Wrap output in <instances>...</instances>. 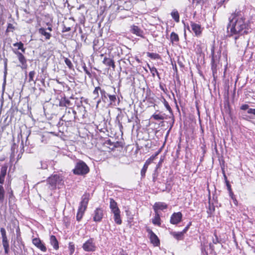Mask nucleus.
Listing matches in <instances>:
<instances>
[{"label": "nucleus", "mask_w": 255, "mask_h": 255, "mask_svg": "<svg viewBox=\"0 0 255 255\" xmlns=\"http://www.w3.org/2000/svg\"><path fill=\"white\" fill-rule=\"evenodd\" d=\"M0 232H1V236L2 237L6 236V231H5V230L3 228H1L0 229Z\"/></svg>", "instance_id": "52"}, {"label": "nucleus", "mask_w": 255, "mask_h": 255, "mask_svg": "<svg viewBox=\"0 0 255 255\" xmlns=\"http://www.w3.org/2000/svg\"><path fill=\"white\" fill-rule=\"evenodd\" d=\"M168 205L163 202H156L153 205V209L154 213H160V211H164L167 210Z\"/></svg>", "instance_id": "9"}, {"label": "nucleus", "mask_w": 255, "mask_h": 255, "mask_svg": "<svg viewBox=\"0 0 255 255\" xmlns=\"http://www.w3.org/2000/svg\"><path fill=\"white\" fill-rule=\"evenodd\" d=\"M224 178H225V180L226 184V186H227V189H228L229 192H230V191H232V189L231 185L230 184L229 181L228 180L227 177L226 175V174H225L224 172Z\"/></svg>", "instance_id": "36"}, {"label": "nucleus", "mask_w": 255, "mask_h": 255, "mask_svg": "<svg viewBox=\"0 0 255 255\" xmlns=\"http://www.w3.org/2000/svg\"><path fill=\"white\" fill-rule=\"evenodd\" d=\"M248 113L253 114L254 115H255V109H252V108L249 109V110H248Z\"/></svg>", "instance_id": "50"}, {"label": "nucleus", "mask_w": 255, "mask_h": 255, "mask_svg": "<svg viewBox=\"0 0 255 255\" xmlns=\"http://www.w3.org/2000/svg\"><path fill=\"white\" fill-rule=\"evenodd\" d=\"M209 211H208V213L210 214H212L214 211H215V206L213 205V204H211L210 202H209Z\"/></svg>", "instance_id": "41"}, {"label": "nucleus", "mask_w": 255, "mask_h": 255, "mask_svg": "<svg viewBox=\"0 0 255 255\" xmlns=\"http://www.w3.org/2000/svg\"><path fill=\"white\" fill-rule=\"evenodd\" d=\"M147 67L149 68L152 77H154L156 74L158 76V77L159 78V74L157 69L155 67H151L149 64H147Z\"/></svg>", "instance_id": "28"}, {"label": "nucleus", "mask_w": 255, "mask_h": 255, "mask_svg": "<svg viewBox=\"0 0 255 255\" xmlns=\"http://www.w3.org/2000/svg\"><path fill=\"white\" fill-rule=\"evenodd\" d=\"M71 30V28L70 27H67L65 25H64L62 32H66L70 31Z\"/></svg>", "instance_id": "47"}, {"label": "nucleus", "mask_w": 255, "mask_h": 255, "mask_svg": "<svg viewBox=\"0 0 255 255\" xmlns=\"http://www.w3.org/2000/svg\"><path fill=\"white\" fill-rule=\"evenodd\" d=\"M100 91V93L101 94L102 97H104V98H106V91L104 90H103V89L102 90L101 89V90Z\"/></svg>", "instance_id": "54"}, {"label": "nucleus", "mask_w": 255, "mask_h": 255, "mask_svg": "<svg viewBox=\"0 0 255 255\" xmlns=\"http://www.w3.org/2000/svg\"><path fill=\"white\" fill-rule=\"evenodd\" d=\"M148 167V166H147V165H146L144 164V165L143 166V167L141 169V171H140V174H141V176L143 178V177H145V173H146V171L147 170Z\"/></svg>", "instance_id": "38"}, {"label": "nucleus", "mask_w": 255, "mask_h": 255, "mask_svg": "<svg viewBox=\"0 0 255 255\" xmlns=\"http://www.w3.org/2000/svg\"><path fill=\"white\" fill-rule=\"evenodd\" d=\"M215 237L213 238V243L214 244L221 243V240L218 238L216 233H214Z\"/></svg>", "instance_id": "43"}, {"label": "nucleus", "mask_w": 255, "mask_h": 255, "mask_svg": "<svg viewBox=\"0 0 255 255\" xmlns=\"http://www.w3.org/2000/svg\"><path fill=\"white\" fill-rule=\"evenodd\" d=\"M211 66L212 74L214 77L217 73V66L219 64L221 58V55L217 56L215 55V47L213 45L211 49Z\"/></svg>", "instance_id": "5"}, {"label": "nucleus", "mask_w": 255, "mask_h": 255, "mask_svg": "<svg viewBox=\"0 0 255 255\" xmlns=\"http://www.w3.org/2000/svg\"><path fill=\"white\" fill-rule=\"evenodd\" d=\"M101 90V87L99 86L96 87L95 88L94 91H93V94L95 96L94 99L98 98L99 96V92Z\"/></svg>", "instance_id": "37"}, {"label": "nucleus", "mask_w": 255, "mask_h": 255, "mask_svg": "<svg viewBox=\"0 0 255 255\" xmlns=\"http://www.w3.org/2000/svg\"><path fill=\"white\" fill-rule=\"evenodd\" d=\"M50 242L51 245L53 246V248L55 250H58L59 248L58 242L55 236L52 235L50 236Z\"/></svg>", "instance_id": "23"}, {"label": "nucleus", "mask_w": 255, "mask_h": 255, "mask_svg": "<svg viewBox=\"0 0 255 255\" xmlns=\"http://www.w3.org/2000/svg\"><path fill=\"white\" fill-rule=\"evenodd\" d=\"M172 18L176 22H179L180 16L178 11L176 9H174L171 13Z\"/></svg>", "instance_id": "26"}, {"label": "nucleus", "mask_w": 255, "mask_h": 255, "mask_svg": "<svg viewBox=\"0 0 255 255\" xmlns=\"http://www.w3.org/2000/svg\"><path fill=\"white\" fill-rule=\"evenodd\" d=\"M130 31L131 33L135 34L137 36L144 38L143 31L138 26L132 25L130 26Z\"/></svg>", "instance_id": "12"}, {"label": "nucleus", "mask_w": 255, "mask_h": 255, "mask_svg": "<svg viewBox=\"0 0 255 255\" xmlns=\"http://www.w3.org/2000/svg\"><path fill=\"white\" fill-rule=\"evenodd\" d=\"M159 87H160V89H161L162 91H163L165 93H166V91H167V89H166V88H164V87L162 85L160 84V85H159Z\"/></svg>", "instance_id": "56"}, {"label": "nucleus", "mask_w": 255, "mask_h": 255, "mask_svg": "<svg viewBox=\"0 0 255 255\" xmlns=\"http://www.w3.org/2000/svg\"><path fill=\"white\" fill-rule=\"evenodd\" d=\"M155 215L152 220V223H160V216L159 213H154Z\"/></svg>", "instance_id": "33"}, {"label": "nucleus", "mask_w": 255, "mask_h": 255, "mask_svg": "<svg viewBox=\"0 0 255 255\" xmlns=\"http://www.w3.org/2000/svg\"><path fill=\"white\" fill-rule=\"evenodd\" d=\"M14 26L12 24L8 23L6 28V32H13V31L14 30Z\"/></svg>", "instance_id": "44"}, {"label": "nucleus", "mask_w": 255, "mask_h": 255, "mask_svg": "<svg viewBox=\"0 0 255 255\" xmlns=\"http://www.w3.org/2000/svg\"><path fill=\"white\" fill-rule=\"evenodd\" d=\"M114 214V218L116 223H121L122 220L120 215V210L119 211H115L113 212Z\"/></svg>", "instance_id": "25"}, {"label": "nucleus", "mask_w": 255, "mask_h": 255, "mask_svg": "<svg viewBox=\"0 0 255 255\" xmlns=\"http://www.w3.org/2000/svg\"><path fill=\"white\" fill-rule=\"evenodd\" d=\"M90 200L89 193H85L82 197V200L80 203L78 212L76 215V219L78 222H80L82 218Z\"/></svg>", "instance_id": "3"}, {"label": "nucleus", "mask_w": 255, "mask_h": 255, "mask_svg": "<svg viewBox=\"0 0 255 255\" xmlns=\"http://www.w3.org/2000/svg\"><path fill=\"white\" fill-rule=\"evenodd\" d=\"M47 25L48 26V27L46 29V31L48 30L50 32L52 31V25L50 23H47Z\"/></svg>", "instance_id": "51"}, {"label": "nucleus", "mask_w": 255, "mask_h": 255, "mask_svg": "<svg viewBox=\"0 0 255 255\" xmlns=\"http://www.w3.org/2000/svg\"><path fill=\"white\" fill-rule=\"evenodd\" d=\"M3 247L4 250V253L8 254L9 251V245L3 246Z\"/></svg>", "instance_id": "48"}, {"label": "nucleus", "mask_w": 255, "mask_h": 255, "mask_svg": "<svg viewBox=\"0 0 255 255\" xmlns=\"http://www.w3.org/2000/svg\"><path fill=\"white\" fill-rule=\"evenodd\" d=\"M64 61L69 69L74 70L73 65L71 60L67 57H64Z\"/></svg>", "instance_id": "32"}, {"label": "nucleus", "mask_w": 255, "mask_h": 255, "mask_svg": "<svg viewBox=\"0 0 255 255\" xmlns=\"http://www.w3.org/2000/svg\"><path fill=\"white\" fill-rule=\"evenodd\" d=\"M108 96L110 101V104H112L116 101L117 97L116 95H110L108 94Z\"/></svg>", "instance_id": "40"}, {"label": "nucleus", "mask_w": 255, "mask_h": 255, "mask_svg": "<svg viewBox=\"0 0 255 255\" xmlns=\"http://www.w3.org/2000/svg\"><path fill=\"white\" fill-rule=\"evenodd\" d=\"M7 165L4 164L0 168V184L4 183L5 178L7 174Z\"/></svg>", "instance_id": "14"}, {"label": "nucleus", "mask_w": 255, "mask_h": 255, "mask_svg": "<svg viewBox=\"0 0 255 255\" xmlns=\"http://www.w3.org/2000/svg\"><path fill=\"white\" fill-rule=\"evenodd\" d=\"M147 56L153 59H159L161 58L160 55L156 53L147 52Z\"/></svg>", "instance_id": "31"}, {"label": "nucleus", "mask_w": 255, "mask_h": 255, "mask_svg": "<svg viewBox=\"0 0 255 255\" xmlns=\"http://www.w3.org/2000/svg\"><path fill=\"white\" fill-rule=\"evenodd\" d=\"M164 114H161L160 112H159L158 114L155 113L151 116V118L156 121L163 120L164 119Z\"/></svg>", "instance_id": "27"}, {"label": "nucleus", "mask_w": 255, "mask_h": 255, "mask_svg": "<svg viewBox=\"0 0 255 255\" xmlns=\"http://www.w3.org/2000/svg\"><path fill=\"white\" fill-rule=\"evenodd\" d=\"M119 128H120L121 130H122V129L123 128V127L122 124L121 123H120V122H119Z\"/></svg>", "instance_id": "64"}, {"label": "nucleus", "mask_w": 255, "mask_h": 255, "mask_svg": "<svg viewBox=\"0 0 255 255\" xmlns=\"http://www.w3.org/2000/svg\"><path fill=\"white\" fill-rule=\"evenodd\" d=\"M162 99H163L162 102H163L165 107L167 109V110H168L170 113H172V110L171 108L170 107L169 104H168V102L166 100V99L164 97H163Z\"/></svg>", "instance_id": "34"}, {"label": "nucleus", "mask_w": 255, "mask_h": 255, "mask_svg": "<svg viewBox=\"0 0 255 255\" xmlns=\"http://www.w3.org/2000/svg\"><path fill=\"white\" fill-rule=\"evenodd\" d=\"M146 229L148 233L147 236L149 237L151 243L155 246H158L159 244V240L157 236L148 227H146Z\"/></svg>", "instance_id": "11"}, {"label": "nucleus", "mask_w": 255, "mask_h": 255, "mask_svg": "<svg viewBox=\"0 0 255 255\" xmlns=\"http://www.w3.org/2000/svg\"><path fill=\"white\" fill-rule=\"evenodd\" d=\"M106 143L107 144H108L110 146H111V147L113 146V143L114 142H112L110 139H109V140H107Z\"/></svg>", "instance_id": "57"}, {"label": "nucleus", "mask_w": 255, "mask_h": 255, "mask_svg": "<svg viewBox=\"0 0 255 255\" xmlns=\"http://www.w3.org/2000/svg\"><path fill=\"white\" fill-rule=\"evenodd\" d=\"M32 243L37 248L40 249L41 251L45 252L46 248L45 245L42 243L41 241L39 238H34L32 239Z\"/></svg>", "instance_id": "17"}, {"label": "nucleus", "mask_w": 255, "mask_h": 255, "mask_svg": "<svg viewBox=\"0 0 255 255\" xmlns=\"http://www.w3.org/2000/svg\"><path fill=\"white\" fill-rule=\"evenodd\" d=\"M82 248L86 252L95 251L96 246L93 239H90L83 244Z\"/></svg>", "instance_id": "10"}, {"label": "nucleus", "mask_w": 255, "mask_h": 255, "mask_svg": "<svg viewBox=\"0 0 255 255\" xmlns=\"http://www.w3.org/2000/svg\"><path fill=\"white\" fill-rule=\"evenodd\" d=\"M69 249L70 252V254L72 255L73 254L75 251V247L74 245L73 244V243H69Z\"/></svg>", "instance_id": "42"}, {"label": "nucleus", "mask_w": 255, "mask_h": 255, "mask_svg": "<svg viewBox=\"0 0 255 255\" xmlns=\"http://www.w3.org/2000/svg\"><path fill=\"white\" fill-rule=\"evenodd\" d=\"M71 114L70 111H68L65 115H64L61 120L65 122V126L66 127L65 130L63 128L62 129L60 128L61 127H59V131L64 134L65 132H67V128L68 127H71L72 125V121L67 116Z\"/></svg>", "instance_id": "7"}, {"label": "nucleus", "mask_w": 255, "mask_h": 255, "mask_svg": "<svg viewBox=\"0 0 255 255\" xmlns=\"http://www.w3.org/2000/svg\"><path fill=\"white\" fill-rule=\"evenodd\" d=\"M5 191L2 184L0 185V202L2 203L4 199Z\"/></svg>", "instance_id": "30"}, {"label": "nucleus", "mask_w": 255, "mask_h": 255, "mask_svg": "<svg viewBox=\"0 0 255 255\" xmlns=\"http://www.w3.org/2000/svg\"><path fill=\"white\" fill-rule=\"evenodd\" d=\"M230 22L228 25L229 36L234 35H242L247 34L250 27V22L247 20L245 12L239 9H236L229 18Z\"/></svg>", "instance_id": "1"}, {"label": "nucleus", "mask_w": 255, "mask_h": 255, "mask_svg": "<svg viewBox=\"0 0 255 255\" xmlns=\"http://www.w3.org/2000/svg\"><path fill=\"white\" fill-rule=\"evenodd\" d=\"M103 63L109 67H112L114 70L116 68V65L113 59L105 57L103 61Z\"/></svg>", "instance_id": "19"}, {"label": "nucleus", "mask_w": 255, "mask_h": 255, "mask_svg": "<svg viewBox=\"0 0 255 255\" xmlns=\"http://www.w3.org/2000/svg\"><path fill=\"white\" fill-rule=\"evenodd\" d=\"M72 105L70 101L65 96L62 97L59 101V106L60 107H68Z\"/></svg>", "instance_id": "21"}, {"label": "nucleus", "mask_w": 255, "mask_h": 255, "mask_svg": "<svg viewBox=\"0 0 255 255\" xmlns=\"http://www.w3.org/2000/svg\"><path fill=\"white\" fill-rule=\"evenodd\" d=\"M190 26L192 31L194 33L195 36L199 37L202 35L203 27H202L200 24L190 21Z\"/></svg>", "instance_id": "8"}, {"label": "nucleus", "mask_w": 255, "mask_h": 255, "mask_svg": "<svg viewBox=\"0 0 255 255\" xmlns=\"http://www.w3.org/2000/svg\"><path fill=\"white\" fill-rule=\"evenodd\" d=\"M110 208L112 212L117 211H119L120 210V209L119 208V207L118 206L117 203L113 198L110 199Z\"/></svg>", "instance_id": "22"}, {"label": "nucleus", "mask_w": 255, "mask_h": 255, "mask_svg": "<svg viewBox=\"0 0 255 255\" xmlns=\"http://www.w3.org/2000/svg\"><path fill=\"white\" fill-rule=\"evenodd\" d=\"M179 37L177 33L172 32L170 35V41L172 45H176L179 42Z\"/></svg>", "instance_id": "20"}, {"label": "nucleus", "mask_w": 255, "mask_h": 255, "mask_svg": "<svg viewBox=\"0 0 255 255\" xmlns=\"http://www.w3.org/2000/svg\"><path fill=\"white\" fill-rule=\"evenodd\" d=\"M2 243L3 246L9 245L6 236L2 237Z\"/></svg>", "instance_id": "45"}, {"label": "nucleus", "mask_w": 255, "mask_h": 255, "mask_svg": "<svg viewBox=\"0 0 255 255\" xmlns=\"http://www.w3.org/2000/svg\"><path fill=\"white\" fill-rule=\"evenodd\" d=\"M146 99L148 103L153 105V106L155 107V106H156V105L155 104V99H154V97H146Z\"/></svg>", "instance_id": "39"}, {"label": "nucleus", "mask_w": 255, "mask_h": 255, "mask_svg": "<svg viewBox=\"0 0 255 255\" xmlns=\"http://www.w3.org/2000/svg\"><path fill=\"white\" fill-rule=\"evenodd\" d=\"M90 171V168L86 163L83 160H79L75 164L74 168L72 170L74 174L84 176Z\"/></svg>", "instance_id": "4"}, {"label": "nucleus", "mask_w": 255, "mask_h": 255, "mask_svg": "<svg viewBox=\"0 0 255 255\" xmlns=\"http://www.w3.org/2000/svg\"><path fill=\"white\" fill-rule=\"evenodd\" d=\"M241 109L242 110H249V106L247 104H244V105H242L241 107Z\"/></svg>", "instance_id": "49"}, {"label": "nucleus", "mask_w": 255, "mask_h": 255, "mask_svg": "<svg viewBox=\"0 0 255 255\" xmlns=\"http://www.w3.org/2000/svg\"><path fill=\"white\" fill-rule=\"evenodd\" d=\"M7 59H5V60H4V68H5V70H6V68H7Z\"/></svg>", "instance_id": "60"}, {"label": "nucleus", "mask_w": 255, "mask_h": 255, "mask_svg": "<svg viewBox=\"0 0 255 255\" xmlns=\"http://www.w3.org/2000/svg\"><path fill=\"white\" fill-rule=\"evenodd\" d=\"M35 74H36V73H35V71H34V70L31 71L29 72V74H28V77H29L28 82H33V81L35 82L36 80H34V77Z\"/></svg>", "instance_id": "35"}, {"label": "nucleus", "mask_w": 255, "mask_h": 255, "mask_svg": "<svg viewBox=\"0 0 255 255\" xmlns=\"http://www.w3.org/2000/svg\"><path fill=\"white\" fill-rule=\"evenodd\" d=\"M9 198H11V197H13V191L11 189V191L9 193Z\"/></svg>", "instance_id": "63"}, {"label": "nucleus", "mask_w": 255, "mask_h": 255, "mask_svg": "<svg viewBox=\"0 0 255 255\" xmlns=\"http://www.w3.org/2000/svg\"><path fill=\"white\" fill-rule=\"evenodd\" d=\"M201 0H192V3H196V4H199Z\"/></svg>", "instance_id": "58"}, {"label": "nucleus", "mask_w": 255, "mask_h": 255, "mask_svg": "<svg viewBox=\"0 0 255 255\" xmlns=\"http://www.w3.org/2000/svg\"><path fill=\"white\" fill-rule=\"evenodd\" d=\"M47 182L52 189H55L57 185H63V177L60 174H52L47 180Z\"/></svg>", "instance_id": "6"}, {"label": "nucleus", "mask_w": 255, "mask_h": 255, "mask_svg": "<svg viewBox=\"0 0 255 255\" xmlns=\"http://www.w3.org/2000/svg\"><path fill=\"white\" fill-rule=\"evenodd\" d=\"M103 216V210L100 208H97L94 211L93 216L94 221L95 222H101Z\"/></svg>", "instance_id": "13"}, {"label": "nucleus", "mask_w": 255, "mask_h": 255, "mask_svg": "<svg viewBox=\"0 0 255 255\" xmlns=\"http://www.w3.org/2000/svg\"><path fill=\"white\" fill-rule=\"evenodd\" d=\"M38 31L40 35L44 37L45 40H49L52 36L51 33L47 32L46 29L44 27L39 28Z\"/></svg>", "instance_id": "18"}, {"label": "nucleus", "mask_w": 255, "mask_h": 255, "mask_svg": "<svg viewBox=\"0 0 255 255\" xmlns=\"http://www.w3.org/2000/svg\"><path fill=\"white\" fill-rule=\"evenodd\" d=\"M229 196H230V197H231V198L232 200H233V199H234V198L236 197V196H235V195H234V193H233V191L229 192Z\"/></svg>", "instance_id": "55"}, {"label": "nucleus", "mask_w": 255, "mask_h": 255, "mask_svg": "<svg viewBox=\"0 0 255 255\" xmlns=\"http://www.w3.org/2000/svg\"><path fill=\"white\" fill-rule=\"evenodd\" d=\"M201 148L202 149L203 153H205L206 152V145L204 144H203L202 146L201 147Z\"/></svg>", "instance_id": "59"}, {"label": "nucleus", "mask_w": 255, "mask_h": 255, "mask_svg": "<svg viewBox=\"0 0 255 255\" xmlns=\"http://www.w3.org/2000/svg\"><path fill=\"white\" fill-rule=\"evenodd\" d=\"M125 145L124 142L122 141H116L113 143V146L110 147L112 150H114L116 148H123Z\"/></svg>", "instance_id": "29"}, {"label": "nucleus", "mask_w": 255, "mask_h": 255, "mask_svg": "<svg viewBox=\"0 0 255 255\" xmlns=\"http://www.w3.org/2000/svg\"><path fill=\"white\" fill-rule=\"evenodd\" d=\"M197 48L198 51L200 52L202 51V48L200 46H199L198 45H197Z\"/></svg>", "instance_id": "61"}, {"label": "nucleus", "mask_w": 255, "mask_h": 255, "mask_svg": "<svg viewBox=\"0 0 255 255\" xmlns=\"http://www.w3.org/2000/svg\"><path fill=\"white\" fill-rule=\"evenodd\" d=\"M83 68L84 71L88 75V76L89 77H91L92 74L90 73V72L88 70V68L86 67V65L85 64H84V65L83 66Z\"/></svg>", "instance_id": "46"}, {"label": "nucleus", "mask_w": 255, "mask_h": 255, "mask_svg": "<svg viewBox=\"0 0 255 255\" xmlns=\"http://www.w3.org/2000/svg\"><path fill=\"white\" fill-rule=\"evenodd\" d=\"M14 47H17V49L20 50L22 52H20L17 50H13V52L16 55L18 60L20 63V67L22 69H26L27 68V60L23 53L25 52V48L24 47L23 43L20 41L13 44Z\"/></svg>", "instance_id": "2"}, {"label": "nucleus", "mask_w": 255, "mask_h": 255, "mask_svg": "<svg viewBox=\"0 0 255 255\" xmlns=\"http://www.w3.org/2000/svg\"><path fill=\"white\" fill-rule=\"evenodd\" d=\"M182 218V214L180 212L174 213L170 218V223H179Z\"/></svg>", "instance_id": "15"}, {"label": "nucleus", "mask_w": 255, "mask_h": 255, "mask_svg": "<svg viewBox=\"0 0 255 255\" xmlns=\"http://www.w3.org/2000/svg\"><path fill=\"white\" fill-rule=\"evenodd\" d=\"M219 1L218 4L221 6L224 3L227 2L229 0H217Z\"/></svg>", "instance_id": "53"}, {"label": "nucleus", "mask_w": 255, "mask_h": 255, "mask_svg": "<svg viewBox=\"0 0 255 255\" xmlns=\"http://www.w3.org/2000/svg\"><path fill=\"white\" fill-rule=\"evenodd\" d=\"M233 202H234V203L235 204V205H237L238 201H237L236 198L235 197L234 199H233Z\"/></svg>", "instance_id": "62"}, {"label": "nucleus", "mask_w": 255, "mask_h": 255, "mask_svg": "<svg viewBox=\"0 0 255 255\" xmlns=\"http://www.w3.org/2000/svg\"><path fill=\"white\" fill-rule=\"evenodd\" d=\"M190 225L191 224H189L186 226L182 232H174L171 233V234L176 239L178 240H182L183 239L184 234L187 232Z\"/></svg>", "instance_id": "16"}, {"label": "nucleus", "mask_w": 255, "mask_h": 255, "mask_svg": "<svg viewBox=\"0 0 255 255\" xmlns=\"http://www.w3.org/2000/svg\"><path fill=\"white\" fill-rule=\"evenodd\" d=\"M161 150H159L155 153L152 155H151L149 158H148L144 163V164L149 166L150 164H151L153 160L156 158V156L160 153Z\"/></svg>", "instance_id": "24"}]
</instances>
